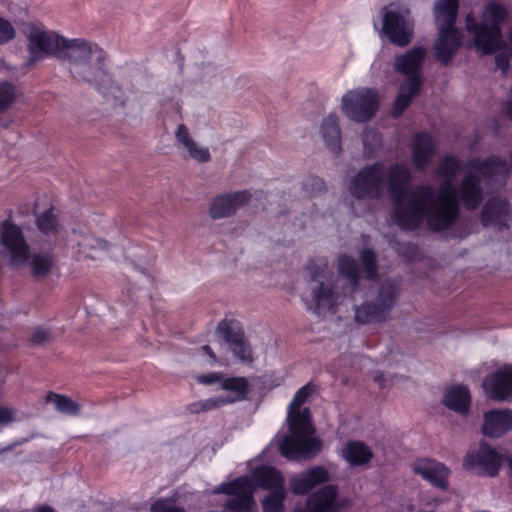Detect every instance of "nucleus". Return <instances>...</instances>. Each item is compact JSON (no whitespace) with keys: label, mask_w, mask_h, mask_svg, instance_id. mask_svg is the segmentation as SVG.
Instances as JSON below:
<instances>
[{"label":"nucleus","mask_w":512,"mask_h":512,"mask_svg":"<svg viewBox=\"0 0 512 512\" xmlns=\"http://www.w3.org/2000/svg\"><path fill=\"white\" fill-rule=\"evenodd\" d=\"M411 181L409 168L394 164L387 172L388 191L393 203L392 219L402 229L414 230L423 222L431 231L452 226L459 216L456 187L442 186L438 191L424 184L406 190Z\"/></svg>","instance_id":"1"},{"label":"nucleus","mask_w":512,"mask_h":512,"mask_svg":"<svg viewBox=\"0 0 512 512\" xmlns=\"http://www.w3.org/2000/svg\"><path fill=\"white\" fill-rule=\"evenodd\" d=\"M312 392L313 387L310 384L305 385L297 391L289 406V433L282 438L279 449L280 453L290 460L310 459L321 450V441L313 436L315 429L311 423L309 409H300Z\"/></svg>","instance_id":"2"},{"label":"nucleus","mask_w":512,"mask_h":512,"mask_svg":"<svg viewBox=\"0 0 512 512\" xmlns=\"http://www.w3.org/2000/svg\"><path fill=\"white\" fill-rule=\"evenodd\" d=\"M311 274L310 292L312 295V305L316 313L322 311H335V307L341 299L354 293L359 285V267L355 259L343 255L338 260V271L347 286L343 291H339L334 281L333 273L327 270L326 265L308 267Z\"/></svg>","instance_id":"3"},{"label":"nucleus","mask_w":512,"mask_h":512,"mask_svg":"<svg viewBox=\"0 0 512 512\" xmlns=\"http://www.w3.org/2000/svg\"><path fill=\"white\" fill-rule=\"evenodd\" d=\"M467 168L470 170L464 177L459 195L464 206L469 210L476 209L483 200V189L480 185L481 178L487 181V184L494 187L505 184L509 165L506 160L491 156L486 160L472 159L468 162Z\"/></svg>","instance_id":"4"},{"label":"nucleus","mask_w":512,"mask_h":512,"mask_svg":"<svg viewBox=\"0 0 512 512\" xmlns=\"http://www.w3.org/2000/svg\"><path fill=\"white\" fill-rule=\"evenodd\" d=\"M459 0H437L433 7L434 22L438 37L433 44L435 59L448 65L462 42L461 32L455 27Z\"/></svg>","instance_id":"5"},{"label":"nucleus","mask_w":512,"mask_h":512,"mask_svg":"<svg viewBox=\"0 0 512 512\" xmlns=\"http://www.w3.org/2000/svg\"><path fill=\"white\" fill-rule=\"evenodd\" d=\"M508 17L504 5L489 2L482 13L481 23H477L471 15L466 17V29L473 35L474 45L482 54H492L502 48L500 24Z\"/></svg>","instance_id":"6"},{"label":"nucleus","mask_w":512,"mask_h":512,"mask_svg":"<svg viewBox=\"0 0 512 512\" xmlns=\"http://www.w3.org/2000/svg\"><path fill=\"white\" fill-rule=\"evenodd\" d=\"M426 55L427 49L425 47L414 46L395 57L394 70L402 75H407L408 78L400 85L393 107V116H400L419 92L423 83L420 70Z\"/></svg>","instance_id":"7"},{"label":"nucleus","mask_w":512,"mask_h":512,"mask_svg":"<svg viewBox=\"0 0 512 512\" xmlns=\"http://www.w3.org/2000/svg\"><path fill=\"white\" fill-rule=\"evenodd\" d=\"M400 293L398 284L391 280L381 281L373 291L372 298L354 305V321L358 325L382 323L389 319Z\"/></svg>","instance_id":"8"},{"label":"nucleus","mask_w":512,"mask_h":512,"mask_svg":"<svg viewBox=\"0 0 512 512\" xmlns=\"http://www.w3.org/2000/svg\"><path fill=\"white\" fill-rule=\"evenodd\" d=\"M23 33L26 39L27 67L35 66L46 57L58 58L64 36L34 23L28 24Z\"/></svg>","instance_id":"9"},{"label":"nucleus","mask_w":512,"mask_h":512,"mask_svg":"<svg viewBox=\"0 0 512 512\" xmlns=\"http://www.w3.org/2000/svg\"><path fill=\"white\" fill-rule=\"evenodd\" d=\"M379 98L375 90L357 88L345 93L341 99V110L350 120L366 123L376 114Z\"/></svg>","instance_id":"10"},{"label":"nucleus","mask_w":512,"mask_h":512,"mask_svg":"<svg viewBox=\"0 0 512 512\" xmlns=\"http://www.w3.org/2000/svg\"><path fill=\"white\" fill-rule=\"evenodd\" d=\"M384 176L381 163L365 166L350 180L348 190L356 199H376L382 194Z\"/></svg>","instance_id":"11"},{"label":"nucleus","mask_w":512,"mask_h":512,"mask_svg":"<svg viewBox=\"0 0 512 512\" xmlns=\"http://www.w3.org/2000/svg\"><path fill=\"white\" fill-rule=\"evenodd\" d=\"M382 32L389 41L399 47L409 45L414 37V20L408 9H383Z\"/></svg>","instance_id":"12"},{"label":"nucleus","mask_w":512,"mask_h":512,"mask_svg":"<svg viewBox=\"0 0 512 512\" xmlns=\"http://www.w3.org/2000/svg\"><path fill=\"white\" fill-rule=\"evenodd\" d=\"M30 248L20 227L10 221L0 223V254L8 257L10 265L21 266L29 258Z\"/></svg>","instance_id":"13"},{"label":"nucleus","mask_w":512,"mask_h":512,"mask_svg":"<svg viewBox=\"0 0 512 512\" xmlns=\"http://www.w3.org/2000/svg\"><path fill=\"white\" fill-rule=\"evenodd\" d=\"M216 493L229 495L225 508L230 512H257L253 499L254 486L247 477L238 478L232 482L221 484Z\"/></svg>","instance_id":"14"},{"label":"nucleus","mask_w":512,"mask_h":512,"mask_svg":"<svg viewBox=\"0 0 512 512\" xmlns=\"http://www.w3.org/2000/svg\"><path fill=\"white\" fill-rule=\"evenodd\" d=\"M95 53L96 56L87 57L75 67L70 68L68 72L76 82L101 90L104 79L109 76L106 65L107 55L102 48Z\"/></svg>","instance_id":"15"},{"label":"nucleus","mask_w":512,"mask_h":512,"mask_svg":"<svg viewBox=\"0 0 512 512\" xmlns=\"http://www.w3.org/2000/svg\"><path fill=\"white\" fill-rule=\"evenodd\" d=\"M501 455L489 445L481 443L476 452L468 453L464 459V467L477 474L494 477L501 466Z\"/></svg>","instance_id":"16"},{"label":"nucleus","mask_w":512,"mask_h":512,"mask_svg":"<svg viewBox=\"0 0 512 512\" xmlns=\"http://www.w3.org/2000/svg\"><path fill=\"white\" fill-rule=\"evenodd\" d=\"M101 48L97 43L85 38H63L58 60L68 64V71L89 56H96L95 51Z\"/></svg>","instance_id":"17"},{"label":"nucleus","mask_w":512,"mask_h":512,"mask_svg":"<svg viewBox=\"0 0 512 512\" xmlns=\"http://www.w3.org/2000/svg\"><path fill=\"white\" fill-rule=\"evenodd\" d=\"M250 198L251 194L247 190L219 195L211 202L209 216L214 220L234 216L250 201Z\"/></svg>","instance_id":"18"},{"label":"nucleus","mask_w":512,"mask_h":512,"mask_svg":"<svg viewBox=\"0 0 512 512\" xmlns=\"http://www.w3.org/2000/svg\"><path fill=\"white\" fill-rule=\"evenodd\" d=\"M510 210L508 201L499 197L491 198L482 208L481 223L485 227L493 226L499 230L508 229Z\"/></svg>","instance_id":"19"},{"label":"nucleus","mask_w":512,"mask_h":512,"mask_svg":"<svg viewBox=\"0 0 512 512\" xmlns=\"http://www.w3.org/2000/svg\"><path fill=\"white\" fill-rule=\"evenodd\" d=\"M482 386L489 397L504 400L512 396V367L498 370L483 380Z\"/></svg>","instance_id":"20"},{"label":"nucleus","mask_w":512,"mask_h":512,"mask_svg":"<svg viewBox=\"0 0 512 512\" xmlns=\"http://www.w3.org/2000/svg\"><path fill=\"white\" fill-rule=\"evenodd\" d=\"M413 472L430 482L433 486L445 490L448 486L449 469L432 459H419L413 464Z\"/></svg>","instance_id":"21"},{"label":"nucleus","mask_w":512,"mask_h":512,"mask_svg":"<svg viewBox=\"0 0 512 512\" xmlns=\"http://www.w3.org/2000/svg\"><path fill=\"white\" fill-rule=\"evenodd\" d=\"M100 91L103 92L108 101L119 108H126L127 104L137 95L136 84L131 78L112 81L108 87L102 85Z\"/></svg>","instance_id":"22"},{"label":"nucleus","mask_w":512,"mask_h":512,"mask_svg":"<svg viewBox=\"0 0 512 512\" xmlns=\"http://www.w3.org/2000/svg\"><path fill=\"white\" fill-rule=\"evenodd\" d=\"M329 472L322 466H315L311 469L295 475L291 479V487L295 494H306L316 485L328 482Z\"/></svg>","instance_id":"23"},{"label":"nucleus","mask_w":512,"mask_h":512,"mask_svg":"<svg viewBox=\"0 0 512 512\" xmlns=\"http://www.w3.org/2000/svg\"><path fill=\"white\" fill-rule=\"evenodd\" d=\"M512 429V412L491 410L484 415L482 431L489 437H500Z\"/></svg>","instance_id":"24"},{"label":"nucleus","mask_w":512,"mask_h":512,"mask_svg":"<svg viewBox=\"0 0 512 512\" xmlns=\"http://www.w3.org/2000/svg\"><path fill=\"white\" fill-rule=\"evenodd\" d=\"M442 403L448 409L460 415H466L470 409V392L465 386H452L445 391Z\"/></svg>","instance_id":"25"},{"label":"nucleus","mask_w":512,"mask_h":512,"mask_svg":"<svg viewBox=\"0 0 512 512\" xmlns=\"http://www.w3.org/2000/svg\"><path fill=\"white\" fill-rule=\"evenodd\" d=\"M338 491L335 486L327 485L309 496L307 510L309 512H335V500Z\"/></svg>","instance_id":"26"},{"label":"nucleus","mask_w":512,"mask_h":512,"mask_svg":"<svg viewBox=\"0 0 512 512\" xmlns=\"http://www.w3.org/2000/svg\"><path fill=\"white\" fill-rule=\"evenodd\" d=\"M434 150L435 144L429 134H417L412 147V160L414 166L418 169L426 167L433 156Z\"/></svg>","instance_id":"27"},{"label":"nucleus","mask_w":512,"mask_h":512,"mask_svg":"<svg viewBox=\"0 0 512 512\" xmlns=\"http://www.w3.org/2000/svg\"><path fill=\"white\" fill-rule=\"evenodd\" d=\"M321 135L327 147L333 153L341 151V131L339 126V117L335 114H330L324 118L321 128Z\"/></svg>","instance_id":"28"},{"label":"nucleus","mask_w":512,"mask_h":512,"mask_svg":"<svg viewBox=\"0 0 512 512\" xmlns=\"http://www.w3.org/2000/svg\"><path fill=\"white\" fill-rule=\"evenodd\" d=\"M343 458L352 466H362L371 461L373 452L361 441H349L342 449Z\"/></svg>","instance_id":"29"},{"label":"nucleus","mask_w":512,"mask_h":512,"mask_svg":"<svg viewBox=\"0 0 512 512\" xmlns=\"http://www.w3.org/2000/svg\"><path fill=\"white\" fill-rule=\"evenodd\" d=\"M253 479L257 485L264 489L276 491L284 489V480L279 472L269 466L256 468L253 472Z\"/></svg>","instance_id":"30"},{"label":"nucleus","mask_w":512,"mask_h":512,"mask_svg":"<svg viewBox=\"0 0 512 512\" xmlns=\"http://www.w3.org/2000/svg\"><path fill=\"white\" fill-rule=\"evenodd\" d=\"M221 387L224 390L232 391L234 396L223 397L226 404L243 400L248 393V382L243 377H235L224 379L221 382Z\"/></svg>","instance_id":"31"},{"label":"nucleus","mask_w":512,"mask_h":512,"mask_svg":"<svg viewBox=\"0 0 512 512\" xmlns=\"http://www.w3.org/2000/svg\"><path fill=\"white\" fill-rule=\"evenodd\" d=\"M216 332L230 345L239 343L244 338V332L239 324L232 320H222L218 323Z\"/></svg>","instance_id":"32"},{"label":"nucleus","mask_w":512,"mask_h":512,"mask_svg":"<svg viewBox=\"0 0 512 512\" xmlns=\"http://www.w3.org/2000/svg\"><path fill=\"white\" fill-rule=\"evenodd\" d=\"M79 246L83 253L86 254L87 257L95 259L99 257L102 253L108 251V243L102 239L94 237L92 235H87L82 238L79 242Z\"/></svg>","instance_id":"33"},{"label":"nucleus","mask_w":512,"mask_h":512,"mask_svg":"<svg viewBox=\"0 0 512 512\" xmlns=\"http://www.w3.org/2000/svg\"><path fill=\"white\" fill-rule=\"evenodd\" d=\"M54 265L52 257L47 253H34L30 258V267L34 277L44 278Z\"/></svg>","instance_id":"34"},{"label":"nucleus","mask_w":512,"mask_h":512,"mask_svg":"<svg viewBox=\"0 0 512 512\" xmlns=\"http://www.w3.org/2000/svg\"><path fill=\"white\" fill-rule=\"evenodd\" d=\"M46 401H52L56 409L64 414L77 415L80 412V405L65 395L49 392Z\"/></svg>","instance_id":"35"},{"label":"nucleus","mask_w":512,"mask_h":512,"mask_svg":"<svg viewBox=\"0 0 512 512\" xmlns=\"http://www.w3.org/2000/svg\"><path fill=\"white\" fill-rule=\"evenodd\" d=\"M460 169H461V163L459 160L455 159L452 156H446L442 160V162L440 163L439 168H438L439 174L442 177H444L446 180L436 190L438 191L442 186H444L446 184H452L454 186V184L452 183V179L456 176V174L460 171Z\"/></svg>","instance_id":"36"},{"label":"nucleus","mask_w":512,"mask_h":512,"mask_svg":"<svg viewBox=\"0 0 512 512\" xmlns=\"http://www.w3.org/2000/svg\"><path fill=\"white\" fill-rule=\"evenodd\" d=\"M37 228L44 234H54L58 232L57 216L54 209H48L36 218Z\"/></svg>","instance_id":"37"},{"label":"nucleus","mask_w":512,"mask_h":512,"mask_svg":"<svg viewBox=\"0 0 512 512\" xmlns=\"http://www.w3.org/2000/svg\"><path fill=\"white\" fill-rule=\"evenodd\" d=\"M285 497L284 489L271 491L263 501L264 512H284L283 500Z\"/></svg>","instance_id":"38"},{"label":"nucleus","mask_w":512,"mask_h":512,"mask_svg":"<svg viewBox=\"0 0 512 512\" xmlns=\"http://www.w3.org/2000/svg\"><path fill=\"white\" fill-rule=\"evenodd\" d=\"M360 259L366 278L373 279L377 275L375 253L370 249H365L361 252Z\"/></svg>","instance_id":"39"},{"label":"nucleus","mask_w":512,"mask_h":512,"mask_svg":"<svg viewBox=\"0 0 512 512\" xmlns=\"http://www.w3.org/2000/svg\"><path fill=\"white\" fill-rule=\"evenodd\" d=\"M16 99V89L10 83L0 84V113L6 111Z\"/></svg>","instance_id":"40"},{"label":"nucleus","mask_w":512,"mask_h":512,"mask_svg":"<svg viewBox=\"0 0 512 512\" xmlns=\"http://www.w3.org/2000/svg\"><path fill=\"white\" fill-rule=\"evenodd\" d=\"M223 405H226L224 398L216 397L193 403L189 406V409L192 413H200L221 407Z\"/></svg>","instance_id":"41"},{"label":"nucleus","mask_w":512,"mask_h":512,"mask_svg":"<svg viewBox=\"0 0 512 512\" xmlns=\"http://www.w3.org/2000/svg\"><path fill=\"white\" fill-rule=\"evenodd\" d=\"M231 350L240 361L248 363L252 362V351L244 338L239 343L232 345Z\"/></svg>","instance_id":"42"},{"label":"nucleus","mask_w":512,"mask_h":512,"mask_svg":"<svg viewBox=\"0 0 512 512\" xmlns=\"http://www.w3.org/2000/svg\"><path fill=\"white\" fill-rule=\"evenodd\" d=\"M16 37V30L12 23L7 19L0 17V45H4Z\"/></svg>","instance_id":"43"},{"label":"nucleus","mask_w":512,"mask_h":512,"mask_svg":"<svg viewBox=\"0 0 512 512\" xmlns=\"http://www.w3.org/2000/svg\"><path fill=\"white\" fill-rule=\"evenodd\" d=\"M53 340V334L49 329L45 328H36L31 337L30 343L33 346H42Z\"/></svg>","instance_id":"44"},{"label":"nucleus","mask_w":512,"mask_h":512,"mask_svg":"<svg viewBox=\"0 0 512 512\" xmlns=\"http://www.w3.org/2000/svg\"><path fill=\"white\" fill-rule=\"evenodd\" d=\"M362 141L369 152H373L380 145L381 138L376 130L365 129L362 133Z\"/></svg>","instance_id":"45"},{"label":"nucleus","mask_w":512,"mask_h":512,"mask_svg":"<svg viewBox=\"0 0 512 512\" xmlns=\"http://www.w3.org/2000/svg\"><path fill=\"white\" fill-rule=\"evenodd\" d=\"M186 149L189 152V155L199 162H208L211 158L209 150L198 146L194 140L192 141V145H188Z\"/></svg>","instance_id":"46"},{"label":"nucleus","mask_w":512,"mask_h":512,"mask_svg":"<svg viewBox=\"0 0 512 512\" xmlns=\"http://www.w3.org/2000/svg\"><path fill=\"white\" fill-rule=\"evenodd\" d=\"M17 410L11 406H0V425H8L17 420Z\"/></svg>","instance_id":"47"},{"label":"nucleus","mask_w":512,"mask_h":512,"mask_svg":"<svg viewBox=\"0 0 512 512\" xmlns=\"http://www.w3.org/2000/svg\"><path fill=\"white\" fill-rule=\"evenodd\" d=\"M150 512H185L184 509L172 505L167 500H158L152 504Z\"/></svg>","instance_id":"48"},{"label":"nucleus","mask_w":512,"mask_h":512,"mask_svg":"<svg viewBox=\"0 0 512 512\" xmlns=\"http://www.w3.org/2000/svg\"><path fill=\"white\" fill-rule=\"evenodd\" d=\"M175 136L177 141L180 144H182L185 148L188 145H192L193 139L190 136L188 128L184 124L178 126Z\"/></svg>","instance_id":"49"},{"label":"nucleus","mask_w":512,"mask_h":512,"mask_svg":"<svg viewBox=\"0 0 512 512\" xmlns=\"http://www.w3.org/2000/svg\"><path fill=\"white\" fill-rule=\"evenodd\" d=\"M305 188L310 193H319L326 189L323 179L319 177H311L306 183Z\"/></svg>","instance_id":"50"},{"label":"nucleus","mask_w":512,"mask_h":512,"mask_svg":"<svg viewBox=\"0 0 512 512\" xmlns=\"http://www.w3.org/2000/svg\"><path fill=\"white\" fill-rule=\"evenodd\" d=\"M131 278L134 280L135 284H138V280H141L140 282L142 285L152 283V277L144 271L135 270L134 274L131 275Z\"/></svg>","instance_id":"51"},{"label":"nucleus","mask_w":512,"mask_h":512,"mask_svg":"<svg viewBox=\"0 0 512 512\" xmlns=\"http://www.w3.org/2000/svg\"><path fill=\"white\" fill-rule=\"evenodd\" d=\"M496 66L500 70H502L503 73H505L509 68V58L504 54H499L495 58Z\"/></svg>","instance_id":"52"},{"label":"nucleus","mask_w":512,"mask_h":512,"mask_svg":"<svg viewBox=\"0 0 512 512\" xmlns=\"http://www.w3.org/2000/svg\"><path fill=\"white\" fill-rule=\"evenodd\" d=\"M200 383L209 385L220 381V376L217 373H210L207 375H201L198 377Z\"/></svg>","instance_id":"53"},{"label":"nucleus","mask_w":512,"mask_h":512,"mask_svg":"<svg viewBox=\"0 0 512 512\" xmlns=\"http://www.w3.org/2000/svg\"><path fill=\"white\" fill-rule=\"evenodd\" d=\"M202 350L212 359V361H216V355L214 354L213 350L209 345H204L202 347Z\"/></svg>","instance_id":"54"},{"label":"nucleus","mask_w":512,"mask_h":512,"mask_svg":"<svg viewBox=\"0 0 512 512\" xmlns=\"http://www.w3.org/2000/svg\"><path fill=\"white\" fill-rule=\"evenodd\" d=\"M36 512H55V510L50 506H40Z\"/></svg>","instance_id":"55"},{"label":"nucleus","mask_w":512,"mask_h":512,"mask_svg":"<svg viewBox=\"0 0 512 512\" xmlns=\"http://www.w3.org/2000/svg\"><path fill=\"white\" fill-rule=\"evenodd\" d=\"M506 113L512 118V100L506 104Z\"/></svg>","instance_id":"56"},{"label":"nucleus","mask_w":512,"mask_h":512,"mask_svg":"<svg viewBox=\"0 0 512 512\" xmlns=\"http://www.w3.org/2000/svg\"><path fill=\"white\" fill-rule=\"evenodd\" d=\"M509 43H510V50H511V54H512V28H511V31L509 34Z\"/></svg>","instance_id":"57"},{"label":"nucleus","mask_w":512,"mask_h":512,"mask_svg":"<svg viewBox=\"0 0 512 512\" xmlns=\"http://www.w3.org/2000/svg\"><path fill=\"white\" fill-rule=\"evenodd\" d=\"M382 378H383L382 375H379V376L376 375L375 376V381H378L379 383H381L382 382Z\"/></svg>","instance_id":"58"},{"label":"nucleus","mask_w":512,"mask_h":512,"mask_svg":"<svg viewBox=\"0 0 512 512\" xmlns=\"http://www.w3.org/2000/svg\"><path fill=\"white\" fill-rule=\"evenodd\" d=\"M509 463H510V467L512 469V458L510 459Z\"/></svg>","instance_id":"59"},{"label":"nucleus","mask_w":512,"mask_h":512,"mask_svg":"<svg viewBox=\"0 0 512 512\" xmlns=\"http://www.w3.org/2000/svg\"><path fill=\"white\" fill-rule=\"evenodd\" d=\"M296 512H302V511H296Z\"/></svg>","instance_id":"60"}]
</instances>
